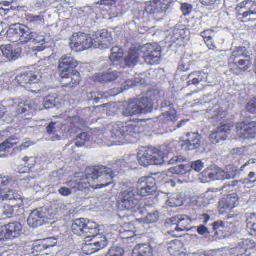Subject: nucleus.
Instances as JSON below:
<instances>
[{"instance_id":"56","label":"nucleus","mask_w":256,"mask_h":256,"mask_svg":"<svg viewBox=\"0 0 256 256\" xmlns=\"http://www.w3.org/2000/svg\"><path fill=\"white\" fill-rule=\"evenodd\" d=\"M189 69L190 65L188 64V60L182 58L178 64L176 72H184L188 71Z\"/></svg>"},{"instance_id":"49","label":"nucleus","mask_w":256,"mask_h":256,"mask_svg":"<svg viewBox=\"0 0 256 256\" xmlns=\"http://www.w3.org/2000/svg\"><path fill=\"white\" fill-rule=\"evenodd\" d=\"M158 219L159 214L158 211L154 210L148 214L144 218V221L146 224H152L156 222Z\"/></svg>"},{"instance_id":"26","label":"nucleus","mask_w":256,"mask_h":256,"mask_svg":"<svg viewBox=\"0 0 256 256\" xmlns=\"http://www.w3.org/2000/svg\"><path fill=\"white\" fill-rule=\"evenodd\" d=\"M138 102L136 98L131 100L123 111L124 116H130L142 114L140 111V108L138 106V104L140 103L139 102L138 103Z\"/></svg>"},{"instance_id":"10","label":"nucleus","mask_w":256,"mask_h":256,"mask_svg":"<svg viewBox=\"0 0 256 256\" xmlns=\"http://www.w3.org/2000/svg\"><path fill=\"white\" fill-rule=\"evenodd\" d=\"M136 189L140 196H146L151 194L157 189L155 178L150 176L140 178L137 182Z\"/></svg>"},{"instance_id":"29","label":"nucleus","mask_w":256,"mask_h":256,"mask_svg":"<svg viewBox=\"0 0 256 256\" xmlns=\"http://www.w3.org/2000/svg\"><path fill=\"white\" fill-rule=\"evenodd\" d=\"M64 102L57 97L48 96L44 100L43 104L45 108H50L56 107L58 108L64 104Z\"/></svg>"},{"instance_id":"43","label":"nucleus","mask_w":256,"mask_h":256,"mask_svg":"<svg viewBox=\"0 0 256 256\" xmlns=\"http://www.w3.org/2000/svg\"><path fill=\"white\" fill-rule=\"evenodd\" d=\"M240 70H246L252 64L251 58L250 56H246L237 60V62H234Z\"/></svg>"},{"instance_id":"59","label":"nucleus","mask_w":256,"mask_h":256,"mask_svg":"<svg viewBox=\"0 0 256 256\" xmlns=\"http://www.w3.org/2000/svg\"><path fill=\"white\" fill-rule=\"evenodd\" d=\"M246 252V246H243L242 245H240L238 246L232 250V252L234 253L236 256H242L245 254Z\"/></svg>"},{"instance_id":"13","label":"nucleus","mask_w":256,"mask_h":256,"mask_svg":"<svg viewBox=\"0 0 256 256\" xmlns=\"http://www.w3.org/2000/svg\"><path fill=\"white\" fill-rule=\"evenodd\" d=\"M232 128L233 126L230 124H221L216 130L211 133L209 136L210 140L214 144H218L224 140Z\"/></svg>"},{"instance_id":"17","label":"nucleus","mask_w":256,"mask_h":256,"mask_svg":"<svg viewBox=\"0 0 256 256\" xmlns=\"http://www.w3.org/2000/svg\"><path fill=\"white\" fill-rule=\"evenodd\" d=\"M3 56L9 61H15L21 56L22 49L14 44H5L0 46Z\"/></svg>"},{"instance_id":"39","label":"nucleus","mask_w":256,"mask_h":256,"mask_svg":"<svg viewBox=\"0 0 256 256\" xmlns=\"http://www.w3.org/2000/svg\"><path fill=\"white\" fill-rule=\"evenodd\" d=\"M26 20L34 26L44 24V16L42 15L34 16L32 14L26 15Z\"/></svg>"},{"instance_id":"54","label":"nucleus","mask_w":256,"mask_h":256,"mask_svg":"<svg viewBox=\"0 0 256 256\" xmlns=\"http://www.w3.org/2000/svg\"><path fill=\"white\" fill-rule=\"evenodd\" d=\"M99 232L96 234V236H91L90 238H92V239L90 240L92 242H96V244H98V245H101V243L104 242V246H102V248H104L107 244H108V240L104 236H102L98 234Z\"/></svg>"},{"instance_id":"20","label":"nucleus","mask_w":256,"mask_h":256,"mask_svg":"<svg viewBox=\"0 0 256 256\" xmlns=\"http://www.w3.org/2000/svg\"><path fill=\"white\" fill-rule=\"evenodd\" d=\"M187 138L182 144L185 150H193L198 148L200 146V136L196 132H188L186 134Z\"/></svg>"},{"instance_id":"1","label":"nucleus","mask_w":256,"mask_h":256,"mask_svg":"<svg viewBox=\"0 0 256 256\" xmlns=\"http://www.w3.org/2000/svg\"><path fill=\"white\" fill-rule=\"evenodd\" d=\"M85 176L76 174L67 184L72 188L82 190L90 186L98 189L107 186L113 182L114 172L110 168L102 166L89 168Z\"/></svg>"},{"instance_id":"41","label":"nucleus","mask_w":256,"mask_h":256,"mask_svg":"<svg viewBox=\"0 0 256 256\" xmlns=\"http://www.w3.org/2000/svg\"><path fill=\"white\" fill-rule=\"evenodd\" d=\"M118 76L116 71L108 72L98 75V80L102 82H111L115 80Z\"/></svg>"},{"instance_id":"63","label":"nucleus","mask_w":256,"mask_h":256,"mask_svg":"<svg viewBox=\"0 0 256 256\" xmlns=\"http://www.w3.org/2000/svg\"><path fill=\"white\" fill-rule=\"evenodd\" d=\"M13 207L10 205H5L4 206L2 215L6 218H10L14 214Z\"/></svg>"},{"instance_id":"24","label":"nucleus","mask_w":256,"mask_h":256,"mask_svg":"<svg viewBox=\"0 0 256 256\" xmlns=\"http://www.w3.org/2000/svg\"><path fill=\"white\" fill-rule=\"evenodd\" d=\"M236 174H230L226 173L222 169L215 168L211 172L208 174V178L210 180H223L224 179L234 178Z\"/></svg>"},{"instance_id":"51","label":"nucleus","mask_w":256,"mask_h":256,"mask_svg":"<svg viewBox=\"0 0 256 256\" xmlns=\"http://www.w3.org/2000/svg\"><path fill=\"white\" fill-rule=\"evenodd\" d=\"M87 98L88 100H92L94 103L97 104L104 98V94L97 91L92 92L88 94Z\"/></svg>"},{"instance_id":"15","label":"nucleus","mask_w":256,"mask_h":256,"mask_svg":"<svg viewBox=\"0 0 256 256\" xmlns=\"http://www.w3.org/2000/svg\"><path fill=\"white\" fill-rule=\"evenodd\" d=\"M236 10L238 16L246 18L249 16L256 14V2L253 0H244L238 4Z\"/></svg>"},{"instance_id":"27","label":"nucleus","mask_w":256,"mask_h":256,"mask_svg":"<svg viewBox=\"0 0 256 256\" xmlns=\"http://www.w3.org/2000/svg\"><path fill=\"white\" fill-rule=\"evenodd\" d=\"M192 222V219L188 216L180 214L179 222L178 226L174 228V229L177 232L189 231L192 228L190 227Z\"/></svg>"},{"instance_id":"23","label":"nucleus","mask_w":256,"mask_h":256,"mask_svg":"<svg viewBox=\"0 0 256 256\" xmlns=\"http://www.w3.org/2000/svg\"><path fill=\"white\" fill-rule=\"evenodd\" d=\"M5 226V236L8 239L14 240L18 238L20 235L22 226L18 222L10 223Z\"/></svg>"},{"instance_id":"4","label":"nucleus","mask_w":256,"mask_h":256,"mask_svg":"<svg viewBox=\"0 0 256 256\" xmlns=\"http://www.w3.org/2000/svg\"><path fill=\"white\" fill-rule=\"evenodd\" d=\"M140 196L134 186L123 188L118 196V208L121 210H130L138 204Z\"/></svg>"},{"instance_id":"9","label":"nucleus","mask_w":256,"mask_h":256,"mask_svg":"<svg viewBox=\"0 0 256 256\" xmlns=\"http://www.w3.org/2000/svg\"><path fill=\"white\" fill-rule=\"evenodd\" d=\"M70 46L74 52H82L90 48L92 42L90 37L84 33L74 34L70 38Z\"/></svg>"},{"instance_id":"58","label":"nucleus","mask_w":256,"mask_h":256,"mask_svg":"<svg viewBox=\"0 0 256 256\" xmlns=\"http://www.w3.org/2000/svg\"><path fill=\"white\" fill-rule=\"evenodd\" d=\"M34 144V143L32 140H26L20 146L14 148L13 151L14 152L17 151L20 152L29 148L30 146H32Z\"/></svg>"},{"instance_id":"2","label":"nucleus","mask_w":256,"mask_h":256,"mask_svg":"<svg viewBox=\"0 0 256 256\" xmlns=\"http://www.w3.org/2000/svg\"><path fill=\"white\" fill-rule=\"evenodd\" d=\"M110 140L113 144L134 142L140 137L138 127L132 122H118L108 126Z\"/></svg>"},{"instance_id":"50","label":"nucleus","mask_w":256,"mask_h":256,"mask_svg":"<svg viewBox=\"0 0 256 256\" xmlns=\"http://www.w3.org/2000/svg\"><path fill=\"white\" fill-rule=\"evenodd\" d=\"M92 42V46L94 48H100V50L105 49L106 48H102V38H101V36L100 33L93 35L92 38H90Z\"/></svg>"},{"instance_id":"64","label":"nucleus","mask_w":256,"mask_h":256,"mask_svg":"<svg viewBox=\"0 0 256 256\" xmlns=\"http://www.w3.org/2000/svg\"><path fill=\"white\" fill-rule=\"evenodd\" d=\"M208 204H210L208 201L204 198L203 194L199 196L196 200V204L200 207L205 206Z\"/></svg>"},{"instance_id":"60","label":"nucleus","mask_w":256,"mask_h":256,"mask_svg":"<svg viewBox=\"0 0 256 256\" xmlns=\"http://www.w3.org/2000/svg\"><path fill=\"white\" fill-rule=\"evenodd\" d=\"M193 6L192 5L188 3L182 4L181 6V10L184 16L190 14L192 10Z\"/></svg>"},{"instance_id":"33","label":"nucleus","mask_w":256,"mask_h":256,"mask_svg":"<svg viewBox=\"0 0 256 256\" xmlns=\"http://www.w3.org/2000/svg\"><path fill=\"white\" fill-rule=\"evenodd\" d=\"M104 242L101 243V245L100 244V246L98 244H96V242L85 244L82 246V250L84 254L88 255L91 254L102 249V246H104Z\"/></svg>"},{"instance_id":"61","label":"nucleus","mask_w":256,"mask_h":256,"mask_svg":"<svg viewBox=\"0 0 256 256\" xmlns=\"http://www.w3.org/2000/svg\"><path fill=\"white\" fill-rule=\"evenodd\" d=\"M204 164L201 160L192 162L190 166L192 168L197 172H200L204 168Z\"/></svg>"},{"instance_id":"47","label":"nucleus","mask_w":256,"mask_h":256,"mask_svg":"<svg viewBox=\"0 0 256 256\" xmlns=\"http://www.w3.org/2000/svg\"><path fill=\"white\" fill-rule=\"evenodd\" d=\"M90 138V136L86 132H82L78 134L75 140V145L80 147Z\"/></svg>"},{"instance_id":"44","label":"nucleus","mask_w":256,"mask_h":256,"mask_svg":"<svg viewBox=\"0 0 256 256\" xmlns=\"http://www.w3.org/2000/svg\"><path fill=\"white\" fill-rule=\"evenodd\" d=\"M10 185L12 188H16L18 186V182H16L8 176L0 175V188L2 186Z\"/></svg>"},{"instance_id":"46","label":"nucleus","mask_w":256,"mask_h":256,"mask_svg":"<svg viewBox=\"0 0 256 256\" xmlns=\"http://www.w3.org/2000/svg\"><path fill=\"white\" fill-rule=\"evenodd\" d=\"M32 248L33 251L32 253L34 254L36 252V255H38V253L43 252L44 250L47 249L44 242L42 240H39L34 242Z\"/></svg>"},{"instance_id":"42","label":"nucleus","mask_w":256,"mask_h":256,"mask_svg":"<svg viewBox=\"0 0 256 256\" xmlns=\"http://www.w3.org/2000/svg\"><path fill=\"white\" fill-rule=\"evenodd\" d=\"M128 226L127 224L124 225L123 230H120L121 237L124 242H126V241L128 242L129 240H133L134 239V236H136L133 231L128 230Z\"/></svg>"},{"instance_id":"22","label":"nucleus","mask_w":256,"mask_h":256,"mask_svg":"<svg viewBox=\"0 0 256 256\" xmlns=\"http://www.w3.org/2000/svg\"><path fill=\"white\" fill-rule=\"evenodd\" d=\"M152 91L149 92L147 93L146 96H142L140 98H136L138 100V106L140 108V111L141 114H146L152 112L153 109V104L152 101L154 99V98H152Z\"/></svg>"},{"instance_id":"16","label":"nucleus","mask_w":256,"mask_h":256,"mask_svg":"<svg viewBox=\"0 0 256 256\" xmlns=\"http://www.w3.org/2000/svg\"><path fill=\"white\" fill-rule=\"evenodd\" d=\"M236 128L240 138H248L250 134L256 133V122H252L248 124L238 122L236 124Z\"/></svg>"},{"instance_id":"36","label":"nucleus","mask_w":256,"mask_h":256,"mask_svg":"<svg viewBox=\"0 0 256 256\" xmlns=\"http://www.w3.org/2000/svg\"><path fill=\"white\" fill-rule=\"evenodd\" d=\"M124 56V50L118 46H114L112 49V54L110 58L114 64L122 59Z\"/></svg>"},{"instance_id":"21","label":"nucleus","mask_w":256,"mask_h":256,"mask_svg":"<svg viewBox=\"0 0 256 256\" xmlns=\"http://www.w3.org/2000/svg\"><path fill=\"white\" fill-rule=\"evenodd\" d=\"M188 86L197 85L202 82V86L210 84L208 82V74L202 72H195L190 74L188 76Z\"/></svg>"},{"instance_id":"30","label":"nucleus","mask_w":256,"mask_h":256,"mask_svg":"<svg viewBox=\"0 0 256 256\" xmlns=\"http://www.w3.org/2000/svg\"><path fill=\"white\" fill-rule=\"evenodd\" d=\"M186 36V30L184 29H179L176 28L174 30V34L171 38V42L176 45L181 46L183 40Z\"/></svg>"},{"instance_id":"32","label":"nucleus","mask_w":256,"mask_h":256,"mask_svg":"<svg viewBox=\"0 0 256 256\" xmlns=\"http://www.w3.org/2000/svg\"><path fill=\"white\" fill-rule=\"evenodd\" d=\"M246 49L245 47H238L236 50L233 51L232 56L229 58L230 62H237V60L244 58L248 55L246 54Z\"/></svg>"},{"instance_id":"31","label":"nucleus","mask_w":256,"mask_h":256,"mask_svg":"<svg viewBox=\"0 0 256 256\" xmlns=\"http://www.w3.org/2000/svg\"><path fill=\"white\" fill-rule=\"evenodd\" d=\"M68 122L70 123L71 130L74 132H77L78 130H83L86 128L84 120H80L78 116L69 118Z\"/></svg>"},{"instance_id":"37","label":"nucleus","mask_w":256,"mask_h":256,"mask_svg":"<svg viewBox=\"0 0 256 256\" xmlns=\"http://www.w3.org/2000/svg\"><path fill=\"white\" fill-rule=\"evenodd\" d=\"M17 140L18 138L16 136H12L8 138L0 144V152H5L12 148L17 144V142H15Z\"/></svg>"},{"instance_id":"55","label":"nucleus","mask_w":256,"mask_h":256,"mask_svg":"<svg viewBox=\"0 0 256 256\" xmlns=\"http://www.w3.org/2000/svg\"><path fill=\"white\" fill-rule=\"evenodd\" d=\"M168 111L164 112L163 116L166 121L173 122L176 118V110L172 108H168Z\"/></svg>"},{"instance_id":"3","label":"nucleus","mask_w":256,"mask_h":256,"mask_svg":"<svg viewBox=\"0 0 256 256\" xmlns=\"http://www.w3.org/2000/svg\"><path fill=\"white\" fill-rule=\"evenodd\" d=\"M138 158L140 164L144 166L152 164L160 165L166 160L164 152L152 146L141 148Z\"/></svg>"},{"instance_id":"12","label":"nucleus","mask_w":256,"mask_h":256,"mask_svg":"<svg viewBox=\"0 0 256 256\" xmlns=\"http://www.w3.org/2000/svg\"><path fill=\"white\" fill-rule=\"evenodd\" d=\"M171 0H152L146 3L145 10L149 14H158L168 9Z\"/></svg>"},{"instance_id":"6","label":"nucleus","mask_w":256,"mask_h":256,"mask_svg":"<svg viewBox=\"0 0 256 256\" xmlns=\"http://www.w3.org/2000/svg\"><path fill=\"white\" fill-rule=\"evenodd\" d=\"M8 37L12 43L26 44L31 42L35 36V33L32 32L28 28L24 26H15L10 28L7 32Z\"/></svg>"},{"instance_id":"8","label":"nucleus","mask_w":256,"mask_h":256,"mask_svg":"<svg viewBox=\"0 0 256 256\" xmlns=\"http://www.w3.org/2000/svg\"><path fill=\"white\" fill-rule=\"evenodd\" d=\"M140 50L146 64L154 65L160 63L161 60L162 48L158 44H146L142 46Z\"/></svg>"},{"instance_id":"7","label":"nucleus","mask_w":256,"mask_h":256,"mask_svg":"<svg viewBox=\"0 0 256 256\" xmlns=\"http://www.w3.org/2000/svg\"><path fill=\"white\" fill-rule=\"evenodd\" d=\"M54 216L52 210H48L46 207L40 208L31 212L27 222L30 226L38 227L46 222V220L53 219Z\"/></svg>"},{"instance_id":"35","label":"nucleus","mask_w":256,"mask_h":256,"mask_svg":"<svg viewBox=\"0 0 256 256\" xmlns=\"http://www.w3.org/2000/svg\"><path fill=\"white\" fill-rule=\"evenodd\" d=\"M184 198L180 194H174L166 202V204L170 207H177L182 205Z\"/></svg>"},{"instance_id":"38","label":"nucleus","mask_w":256,"mask_h":256,"mask_svg":"<svg viewBox=\"0 0 256 256\" xmlns=\"http://www.w3.org/2000/svg\"><path fill=\"white\" fill-rule=\"evenodd\" d=\"M139 60V54L138 52L130 50L128 55L125 59L126 64L130 66H134L136 64Z\"/></svg>"},{"instance_id":"52","label":"nucleus","mask_w":256,"mask_h":256,"mask_svg":"<svg viewBox=\"0 0 256 256\" xmlns=\"http://www.w3.org/2000/svg\"><path fill=\"white\" fill-rule=\"evenodd\" d=\"M124 250L122 248L114 246L112 247L106 256H123Z\"/></svg>"},{"instance_id":"48","label":"nucleus","mask_w":256,"mask_h":256,"mask_svg":"<svg viewBox=\"0 0 256 256\" xmlns=\"http://www.w3.org/2000/svg\"><path fill=\"white\" fill-rule=\"evenodd\" d=\"M188 170V167L183 164H180L169 169L170 172L172 174L180 175L185 174Z\"/></svg>"},{"instance_id":"14","label":"nucleus","mask_w":256,"mask_h":256,"mask_svg":"<svg viewBox=\"0 0 256 256\" xmlns=\"http://www.w3.org/2000/svg\"><path fill=\"white\" fill-rule=\"evenodd\" d=\"M78 62L70 54H66L62 56L60 60L58 69L60 72L62 78H64L68 75L72 69L78 66Z\"/></svg>"},{"instance_id":"11","label":"nucleus","mask_w":256,"mask_h":256,"mask_svg":"<svg viewBox=\"0 0 256 256\" xmlns=\"http://www.w3.org/2000/svg\"><path fill=\"white\" fill-rule=\"evenodd\" d=\"M16 82L21 86L28 90L36 92L32 89V86L35 85L40 81L38 76L32 71L22 72L16 77Z\"/></svg>"},{"instance_id":"19","label":"nucleus","mask_w":256,"mask_h":256,"mask_svg":"<svg viewBox=\"0 0 256 256\" xmlns=\"http://www.w3.org/2000/svg\"><path fill=\"white\" fill-rule=\"evenodd\" d=\"M238 204L236 194H232L222 198L219 202L218 210L220 214L227 212Z\"/></svg>"},{"instance_id":"57","label":"nucleus","mask_w":256,"mask_h":256,"mask_svg":"<svg viewBox=\"0 0 256 256\" xmlns=\"http://www.w3.org/2000/svg\"><path fill=\"white\" fill-rule=\"evenodd\" d=\"M214 114L211 118L219 121L226 116V112L222 108H218L214 112Z\"/></svg>"},{"instance_id":"62","label":"nucleus","mask_w":256,"mask_h":256,"mask_svg":"<svg viewBox=\"0 0 256 256\" xmlns=\"http://www.w3.org/2000/svg\"><path fill=\"white\" fill-rule=\"evenodd\" d=\"M31 42L34 44H38L42 46L46 42V39L44 36L38 35L35 33V36L32 39Z\"/></svg>"},{"instance_id":"34","label":"nucleus","mask_w":256,"mask_h":256,"mask_svg":"<svg viewBox=\"0 0 256 256\" xmlns=\"http://www.w3.org/2000/svg\"><path fill=\"white\" fill-rule=\"evenodd\" d=\"M134 251L135 254H138V256H153L152 247L147 244L137 246Z\"/></svg>"},{"instance_id":"25","label":"nucleus","mask_w":256,"mask_h":256,"mask_svg":"<svg viewBox=\"0 0 256 256\" xmlns=\"http://www.w3.org/2000/svg\"><path fill=\"white\" fill-rule=\"evenodd\" d=\"M62 84L64 86L74 88L78 85L80 80V74L76 71H73L70 76L62 78Z\"/></svg>"},{"instance_id":"45","label":"nucleus","mask_w":256,"mask_h":256,"mask_svg":"<svg viewBox=\"0 0 256 256\" xmlns=\"http://www.w3.org/2000/svg\"><path fill=\"white\" fill-rule=\"evenodd\" d=\"M2 200H20L22 198L21 196L12 189H10L6 192H2Z\"/></svg>"},{"instance_id":"28","label":"nucleus","mask_w":256,"mask_h":256,"mask_svg":"<svg viewBox=\"0 0 256 256\" xmlns=\"http://www.w3.org/2000/svg\"><path fill=\"white\" fill-rule=\"evenodd\" d=\"M200 36L204 38L205 43L209 49L214 50L216 48L214 42L216 34L213 30H204L201 32Z\"/></svg>"},{"instance_id":"5","label":"nucleus","mask_w":256,"mask_h":256,"mask_svg":"<svg viewBox=\"0 0 256 256\" xmlns=\"http://www.w3.org/2000/svg\"><path fill=\"white\" fill-rule=\"evenodd\" d=\"M72 230L74 234L84 238H90L100 232L99 226L95 222L84 218L75 220Z\"/></svg>"},{"instance_id":"53","label":"nucleus","mask_w":256,"mask_h":256,"mask_svg":"<svg viewBox=\"0 0 256 256\" xmlns=\"http://www.w3.org/2000/svg\"><path fill=\"white\" fill-rule=\"evenodd\" d=\"M256 174L254 172H250L247 178L240 180L244 184L248 187L252 186V185L256 182V178H254Z\"/></svg>"},{"instance_id":"40","label":"nucleus","mask_w":256,"mask_h":256,"mask_svg":"<svg viewBox=\"0 0 256 256\" xmlns=\"http://www.w3.org/2000/svg\"><path fill=\"white\" fill-rule=\"evenodd\" d=\"M102 38V48H108L112 44V38L110 33L106 30H104L100 33Z\"/></svg>"},{"instance_id":"18","label":"nucleus","mask_w":256,"mask_h":256,"mask_svg":"<svg viewBox=\"0 0 256 256\" xmlns=\"http://www.w3.org/2000/svg\"><path fill=\"white\" fill-rule=\"evenodd\" d=\"M16 104H18L17 112L19 114H26L24 116L26 119L31 118L33 114L36 110V106L32 103V100H16Z\"/></svg>"}]
</instances>
